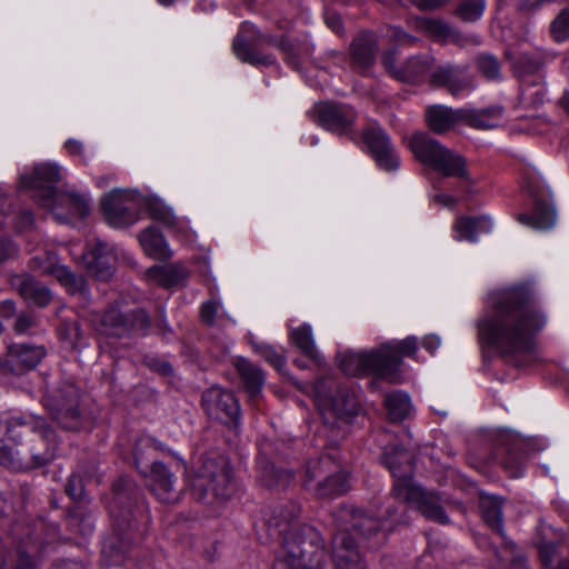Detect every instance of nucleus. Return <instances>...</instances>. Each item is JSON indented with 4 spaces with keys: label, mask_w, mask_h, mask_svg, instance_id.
Masks as SVG:
<instances>
[{
    "label": "nucleus",
    "mask_w": 569,
    "mask_h": 569,
    "mask_svg": "<svg viewBox=\"0 0 569 569\" xmlns=\"http://www.w3.org/2000/svg\"><path fill=\"white\" fill-rule=\"evenodd\" d=\"M546 325L547 316L528 282L491 292L476 323L480 343L516 367L532 363L537 336Z\"/></svg>",
    "instance_id": "f257e3e1"
},
{
    "label": "nucleus",
    "mask_w": 569,
    "mask_h": 569,
    "mask_svg": "<svg viewBox=\"0 0 569 569\" xmlns=\"http://www.w3.org/2000/svg\"><path fill=\"white\" fill-rule=\"evenodd\" d=\"M300 507L293 501L276 507L266 523L280 547L277 559L288 569H322L326 549L320 533L311 526L293 523Z\"/></svg>",
    "instance_id": "f03ea898"
},
{
    "label": "nucleus",
    "mask_w": 569,
    "mask_h": 569,
    "mask_svg": "<svg viewBox=\"0 0 569 569\" xmlns=\"http://www.w3.org/2000/svg\"><path fill=\"white\" fill-rule=\"evenodd\" d=\"M60 179L58 164L42 162L34 166L32 173L21 174L20 186L29 190L38 204L52 212L59 222H68L71 217L84 218L90 210L89 200L83 194L58 191Z\"/></svg>",
    "instance_id": "7ed1b4c3"
},
{
    "label": "nucleus",
    "mask_w": 569,
    "mask_h": 569,
    "mask_svg": "<svg viewBox=\"0 0 569 569\" xmlns=\"http://www.w3.org/2000/svg\"><path fill=\"white\" fill-rule=\"evenodd\" d=\"M267 43L279 49L286 61L295 69L299 70L302 59H307L312 53V47L309 44L302 48H296L286 37H273L259 31L253 24L244 22L232 42V49L238 59L251 66H272L276 63V57L269 53H262L258 50L259 44Z\"/></svg>",
    "instance_id": "20e7f679"
},
{
    "label": "nucleus",
    "mask_w": 569,
    "mask_h": 569,
    "mask_svg": "<svg viewBox=\"0 0 569 569\" xmlns=\"http://www.w3.org/2000/svg\"><path fill=\"white\" fill-rule=\"evenodd\" d=\"M186 477L192 497L201 502L227 500L234 490L231 467L223 456L201 457Z\"/></svg>",
    "instance_id": "39448f33"
},
{
    "label": "nucleus",
    "mask_w": 569,
    "mask_h": 569,
    "mask_svg": "<svg viewBox=\"0 0 569 569\" xmlns=\"http://www.w3.org/2000/svg\"><path fill=\"white\" fill-rule=\"evenodd\" d=\"M7 435L10 439L16 440L19 436L17 428L26 427L37 433L46 443L44 451L31 450L32 462H22L21 459H16L12 450L8 446L0 449V465L12 470H24L33 467H41L51 461L57 451L58 442L54 430L47 423L44 418L41 417H22L10 416L4 420Z\"/></svg>",
    "instance_id": "423d86ee"
},
{
    "label": "nucleus",
    "mask_w": 569,
    "mask_h": 569,
    "mask_svg": "<svg viewBox=\"0 0 569 569\" xmlns=\"http://www.w3.org/2000/svg\"><path fill=\"white\" fill-rule=\"evenodd\" d=\"M391 495L398 500L397 506L387 508V517L395 523H406L405 502L412 503L417 510L428 520L440 525L449 523L441 499L438 493L425 490L409 478H401L392 488Z\"/></svg>",
    "instance_id": "0eeeda50"
},
{
    "label": "nucleus",
    "mask_w": 569,
    "mask_h": 569,
    "mask_svg": "<svg viewBox=\"0 0 569 569\" xmlns=\"http://www.w3.org/2000/svg\"><path fill=\"white\" fill-rule=\"evenodd\" d=\"M316 392L326 402L323 423L326 427L341 428L360 411L358 397L348 386L337 385L332 379L320 378L316 382Z\"/></svg>",
    "instance_id": "6e6552de"
},
{
    "label": "nucleus",
    "mask_w": 569,
    "mask_h": 569,
    "mask_svg": "<svg viewBox=\"0 0 569 569\" xmlns=\"http://www.w3.org/2000/svg\"><path fill=\"white\" fill-rule=\"evenodd\" d=\"M162 449L161 442L150 437H141L134 447V463L140 473L147 478L148 487L153 496L161 502L173 503L179 498L174 490V475L160 461H153L147 472L148 463H144L147 451Z\"/></svg>",
    "instance_id": "1a4fd4ad"
},
{
    "label": "nucleus",
    "mask_w": 569,
    "mask_h": 569,
    "mask_svg": "<svg viewBox=\"0 0 569 569\" xmlns=\"http://www.w3.org/2000/svg\"><path fill=\"white\" fill-rule=\"evenodd\" d=\"M410 150L422 163L446 177L467 178L465 159L442 146L427 133H416L409 142Z\"/></svg>",
    "instance_id": "9d476101"
},
{
    "label": "nucleus",
    "mask_w": 569,
    "mask_h": 569,
    "mask_svg": "<svg viewBox=\"0 0 569 569\" xmlns=\"http://www.w3.org/2000/svg\"><path fill=\"white\" fill-rule=\"evenodd\" d=\"M79 392L71 382L63 383L60 388L46 396L44 406L51 412L53 419L67 430H81L90 426V419L78 408Z\"/></svg>",
    "instance_id": "9b49d317"
},
{
    "label": "nucleus",
    "mask_w": 569,
    "mask_h": 569,
    "mask_svg": "<svg viewBox=\"0 0 569 569\" xmlns=\"http://www.w3.org/2000/svg\"><path fill=\"white\" fill-rule=\"evenodd\" d=\"M149 325L150 318L143 309L123 311L110 307L103 312L97 330L107 337L121 339L144 333Z\"/></svg>",
    "instance_id": "f8f14e48"
},
{
    "label": "nucleus",
    "mask_w": 569,
    "mask_h": 569,
    "mask_svg": "<svg viewBox=\"0 0 569 569\" xmlns=\"http://www.w3.org/2000/svg\"><path fill=\"white\" fill-rule=\"evenodd\" d=\"M201 405L206 413L229 428L238 429L241 420L240 405L232 391L211 387L203 391Z\"/></svg>",
    "instance_id": "ddd939ff"
},
{
    "label": "nucleus",
    "mask_w": 569,
    "mask_h": 569,
    "mask_svg": "<svg viewBox=\"0 0 569 569\" xmlns=\"http://www.w3.org/2000/svg\"><path fill=\"white\" fill-rule=\"evenodd\" d=\"M508 59L512 61L515 76L521 82V97L523 101L531 104H540L545 98V91L540 87L533 93L529 92L530 86H539L541 77L537 73L542 67V59L537 54L521 53L513 57L510 52H506Z\"/></svg>",
    "instance_id": "4468645a"
},
{
    "label": "nucleus",
    "mask_w": 569,
    "mask_h": 569,
    "mask_svg": "<svg viewBox=\"0 0 569 569\" xmlns=\"http://www.w3.org/2000/svg\"><path fill=\"white\" fill-rule=\"evenodd\" d=\"M393 366V362H386L378 350L345 352L339 356V368L348 376L376 375L386 379Z\"/></svg>",
    "instance_id": "2eb2a0df"
},
{
    "label": "nucleus",
    "mask_w": 569,
    "mask_h": 569,
    "mask_svg": "<svg viewBox=\"0 0 569 569\" xmlns=\"http://www.w3.org/2000/svg\"><path fill=\"white\" fill-rule=\"evenodd\" d=\"M31 268L44 273L51 274L67 289L70 295H78L79 297L88 300L89 289L86 280L72 273L68 268L59 264L54 253L46 252L43 257L34 256L30 260Z\"/></svg>",
    "instance_id": "dca6fc26"
},
{
    "label": "nucleus",
    "mask_w": 569,
    "mask_h": 569,
    "mask_svg": "<svg viewBox=\"0 0 569 569\" xmlns=\"http://www.w3.org/2000/svg\"><path fill=\"white\" fill-rule=\"evenodd\" d=\"M362 140L378 167L387 172L400 166L399 157L387 132L378 124L370 123L362 132Z\"/></svg>",
    "instance_id": "f3484780"
},
{
    "label": "nucleus",
    "mask_w": 569,
    "mask_h": 569,
    "mask_svg": "<svg viewBox=\"0 0 569 569\" xmlns=\"http://www.w3.org/2000/svg\"><path fill=\"white\" fill-rule=\"evenodd\" d=\"M313 113L319 126L340 136L350 133L357 119L355 109L340 102L317 103Z\"/></svg>",
    "instance_id": "a211bd4d"
},
{
    "label": "nucleus",
    "mask_w": 569,
    "mask_h": 569,
    "mask_svg": "<svg viewBox=\"0 0 569 569\" xmlns=\"http://www.w3.org/2000/svg\"><path fill=\"white\" fill-rule=\"evenodd\" d=\"M495 443H498V448L492 459L500 461L510 477H520L525 468L522 447L526 440L516 433L502 431L497 435Z\"/></svg>",
    "instance_id": "6ab92c4d"
},
{
    "label": "nucleus",
    "mask_w": 569,
    "mask_h": 569,
    "mask_svg": "<svg viewBox=\"0 0 569 569\" xmlns=\"http://www.w3.org/2000/svg\"><path fill=\"white\" fill-rule=\"evenodd\" d=\"M107 222L116 228H124L138 220L137 203L133 197L122 191H111L101 201Z\"/></svg>",
    "instance_id": "aec40b11"
},
{
    "label": "nucleus",
    "mask_w": 569,
    "mask_h": 569,
    "mask_svg": "<svg viewBox=\"0 0 569 569\" xmlns=\"http://www.w3.org/2000/svg\"><path fill=\"white\" fill-rule=\"evenodd\" d=\"M430 86L445 88L453 97L475 88L468 68L456 64L439 66L430 76Z\"/></svg>",
    "instance_id": "412c9836"
},
{
    "label": "nucleus",
    "mask_w": 569,
    "mask_h": 569,
    "mask_svg": "<svg viewBox=\"0 0 569 569\" xmlns=\"http://www.w3.org/2000/svg\"><path fill=\"white\" fill-rule=\"evenodd\" d=\"M46 356V349L42 346L28 343H14L8 347L7 359L3 370L13 373H22L38 366Z\"/></svg>",
    "instance_id": "4be33fe9"
},
{
    "label": "nucleus",
    "mask_w": 569,
    "mask_h": 569,
    "mask_svg": "<svg viewBox=\"0 0 569 569\" xmlns=\"http://www.w3.org/2000/svg\"><path fill=\"white\" fill-rule=\"evenodd\" d=\"M335 569H366L350 532L341 530L332 539Z\"/></svg>",
    "instance_id": "5701e85b"
},
{
    "label": "nucleus",
    "mask_w": 569,
    "mask_h": 569,
    "mask_svg": "<svg viewBox=\"0 0 569 569\" xmlns=\"http://www.w3.org/2000/svg\"><path fill=\"white\" fill-rule=\"evenodd\" d=\"M386 68L399 80L410 83L421 82L430 70L432 58L429 56H416L407 60L400 68L395 69L392 59L389 54L383 57Z\"/></svg>",
    "instance_id": "b1692460"
},
{
    "label": "nucleus",
    "mask_w": 569,
    "mask_h": 569,
    "mask_svg": "<svg viewBox=\"0 0 569 569\" xmlns=\"http://www.w3.org/2000/svg\"><path fill=\"white\" fill-rule=\"evenodd\" d=\"M10 283L24 300L40 308L48 306L52 299L51 291L30 274H14L10 278Z\"/></svg>",
    "instance_id": "393cba45"
},
{
    "label": "nucleus",
    "mask_w": 569,
    "mask_h": 569,
    "mask_svg": "<svg viewBox=\"0 0 569 569\" xmlns=\"http://www.w3.org/2000/svg\"><path fill=\"white\" fill-rule=\"evenodd\" d=\"M381 460L395 477L393 485L401 478H409L412 481L413 456L402 446L386 447Z\"/></svg>",
    "instance_id": "a878e982"
},
{
    "label": "nucleus",
    "mask_w": 569,
    "mask_h": 569,
    "mask_svg": "<svg viewBox=\"0 0 569 569\" xmlns=\"http://www.w3.org/2000/svg\"><path fill=\"white\" fill-rule=\"evenodd\" d=\"M418 349L417 340L415 337H408L397 342H387L381 345L378 353L382 356L386 362H393L391 373L386 376V379L392 382L397 381L398 368L401 365L402 357H410L416 353Z\"/></svg>",
    "instance_id": "bb28decb"
},
{
    "label": "nucleus",
    "mask_w": 569,
    "mask_h": 569,
    "mask_svg": "<svg viewBox=\"0 0 569 569\" xmlns=\"http://www.w3.org/2000/svg\"><path fill=\"white\" fill-rule=\"evenodd\" d=\"M88 271L98 279L107 280L113 273L114 257L101 241L94 243L84 256Z\"/></svg>",
    "instance_id": "cd10ccee"
},
{
    "label": "nucleus",
    "mask_w": 569,
    "mask_h": 569,
    "mask_svg": "<svg viewBox=\"0 0 569 569\" xmlns=\"http://www.w3.org/2000/svg\"><path fill=\"white\" fill-rule=\"evenodd\" d=\"M234 367L249 395L250 402H256L264 382L262 370L244 358H238L234 362Z\"/></svg>",
    "instance_id": "c85d7f7f"
},
{
    "label": "nucleus",
    "mask_w": 569,
    "mask_h": 569,
    "mask_svg": "<svg viewBox=\"0 0 569 569\" xmlns=\"http://www.w3.org/2000/svg\"><path fill=\"white\" fill-rule=\"evenodd\" d=\"M459 118L458 111L446 106L436 104L426 109V122L429 129L438 134L451 130Z\"/></svg>",
    "instance_id": "c756f323"
},
{
    "label": "nucleus",
    "mask_w": 569,
    "mask_h": 569,
    "mask_svg": "<svg viewBox=\"0 0 569 569\" xmlns=\"http://www.w3.org/2000/svg\"><path fill=\"white\" fill-rule=\"evenodd\" d=\"M349 489V482L347 475L340 470L338 465V471L329 472L325 478L319 480L310 489L319 498H336Z\"/></svg>",
    "instance_id": "7c9ffc66"
},
{
    "label": "nucleus",
    "mask_w": 569,
    "mask_h": 569,
    "mask_svg": "<svg viewBox=\"0 0 569 569\" xmlns=\"http://www.w3.org/2000/svg\"><path fill=\"white\" fill-rule=\"evenodd\" d=\"M149 280L162 288H170L180 284L187 277L188 271L181 263L167 266H153L146 272Z\"/></svg>",
    "instance_id": "2f4dec72"
},
{
    "label": "nucleus",
    "mask_w": 569,
    "mask_h": 569,
    "mask_svg": "<svg viewBox=\"0 0 569 569\" xmlns=\"http://www.w3.org/2000/svg\"><path fill=\"white\" fill-rule=\"evenodd\" d=\"M377 37L372 32H362L351 44L355 64L361 69L369 68L375 61Z\"/></svg>",
    "instance_id": "473e14b6"
},
{
    "label": "nucleus",
    "mask_w": 569,
    "mask_h": 569,
    "mask_svg": "<svg viewBox=\"0 0 569 569\" xmlns=\"http://www.w3.org/2000/svg\"><path fill=\"white\" fill-rule=\"evenodd\" d=\"M133 491L132 482L127 478H120L113 483V501L109 507V512L112 518L118 521L126 522L127 516L130 513L129 506H123L131 499Z\"/></svg>",
    "instance_id": "72a5a7b5"
},
{
    "label": "nucleus",
    "mask_w": 569,
    "mask_h": 569,
    "mask_svg": "<svg viewBox=\"0 0 569 569\" xmlns=\"http://www.w3.org/2000/svg\"><path fill=\"white\" fill-rule=\"evenodd\" d=\"M518 221L536 230H548L555 226L556 212L549 204L537 200L532 213L518 214Z\"/></svg>",
    "instance_id": "f704fd0d"
},
{
    "label": "nucleus",
    "mask_w": 569,
    "mask_h": 569,
    "mask_svg": "<svg viewBox=\"0 0 569 569\" xmlns=\"http://www.w3.org/2000/svg\"><path fill=\"white\" fill-rule=\"evenodd\" d=\"M139 241L144 252L158 260H166L171 257V250L161 232L156 228L149 227L141 231Z\"/></svg>",
    "instance_id": "c9c22d12"
},
{
    "label": "nucleus",
    "mask_w": 569,
    "mask_h": 569,
    "mask_svg": "<svg viewBox=\"0 0 569 569\" xmlns=\"http://www.w3.org/2000/svg\"><path fill=\"white\" fill-rule=\"evenodd\" d=\"M491 227L492 223L488 217H461L455 224L456 238L473 242L480 233L489 232Z\"/></svg>",
    "instance_id": "e433bc0d"
},
{
    "label": "nucleus",
    "mask_w": 569,
    "mask_h": 569,
    "mask_svg": "<svg viewBox=\"0 0 569 569\" xmlns=\"http://www.w3.org/2000/svg\"><path fill=\"white\" fill-rule=\"evenodd\" d=\"M351 517V526L355 532L365 539H370L381 529V520L370 511L363 509H348Z\"/></svg>",
    "instance_id": "4c0bfd02"
},
{
    "label": "nucleus",
    "mask_w": 569,
    "mask_h": 569,
    "mask_svg": "<svg viewBox=\"0 0 569 569\" xmlns=\"http://www.w3.org/2000/svg\"><path fill=\"white\" fill-rule=\"evenodd\" d=\"M479 508L485 522L497 533H502V501L495 496H481Z\"/></svg>",
    "instance_id": "58836bf2"
},
{
    "label": "nucleus",
    "mask_w": 569,
    "mask_h": 569,
    "mask_svg": "<svg viewBox=\"0 0 569 569\" xmlns=\"http://www.w3.org/2000/svg\"><path fill=\"white\" fill-rule=\"evenodd\" d=\"M338 465L330 456L309 460L306 467L303 486L310 490L326 475L338 471Z\"/></svg>",
    "instance_id": "ea45409f"
},
{
    "label": "nucleus",
    "mask_w": 569,
    "mask_h": 569,
    "mask_svg": "<svg viewBox=\"0 0 569 569\" xmlns=\"http://www.w3.org/2000/svg\"><path fill=\"white\" fill-rule=\"evenodd\" d=\"M144 209L152 220H156L169 229L178 228L179 221L172 209L157 197L146 198Z\"/></svg>",
    "instance_id": "a19ab883"
},
{
    "label": "nucleus",
    "mask_w": 569,
    "mask_h": 569,
    "mask_svg": "<svg viewBox=\"0 0 569 569\" xmlns=\"http://www.w3.org/2000/svg\"><path fill=\"white\" fill-rule=\"evenodd\" d=\"M383 403L388 412V418L392 422L402 421L411 411L410 398L407 393L401 391L387 393Z\"/></svg>",
    "instance_id": "79ce46f5"
},
{
    "label": "nucleus",
    "mask_w": 569,
    "mask_h": 569,
    "mask_svg": "<svg viewBox=\"0 0 569 569\" xmlns=\"http://www.w3.org/2000/svg\"><path fill=\"white\" fill-rule=\"evenodd\" d=\"M290 339L295 346L308 358L320 361V356L316 349L311 327L307 323L290 331Z\"/></svg>",
    "instance_id": "37998d69"
},
{
    "label": "nucleus",
    "mask_w": 569,
    "mask_h": 569,
    "mask_svg": "<svg viewBox=\"0 0 569 569\" xmlns=\"http://www.w3.org/2000/svg\"><path fill=\"white\" fill-rule=\"evenodd\" d=\"M260 479L269 488H284L292 482L293 475L289 470L277 468L272 463H266L261 468Z\"/></svg>",
    "instance_id": "c03bdc74"
},
{
    "label": "nucleus",
    "mask_w": 569,
    "mask_h": 569,
    "mask_svg": "<svg viewBox=\"0 0 569 569\" xmlns=\"http://www.w3.org/2000/svg\"><path fill=\"white\" fill-rule=\"evenodd\" d=\"M415 27L417 30L423 31L435 39H446L450 34L448 24L439 19L416 18Z\"/></svg>",
    "instance_id": "a18cd8bd"
},
{
    "label": "nucleus",
    "mask_w": 569,
    "mask_h": 569,
    "mask_svg": "<svg viewBox=\"0 0 569 569\" xmlns=\"http://www.w3.org/2000/svg\"><path fill=\"white\" fill-rule=\"evenodd\" d=\"M254 351L262 357L269 365L281 371L286 365V357L282 350L274 346L260 342L253 345Z\"/></svg>",
    "instance_id": "49530a36"
},
{
    "label": "nucleus",
    "mask_w": 569,
    "mask_h": 569,
    "mask_svg": "<svg viewBox=\"0 0 569 569\" xmlns=\"http://www.w3.org/2000/svg\"><path fill=\"white\" fill-rule=\"evenodd\" d=\"M485 7V0H463L458 6L456 13L461 20L473 22L482 16Z\"/></svg>",
    "instance_id": "de8ad7c7"
},
{
    "label": "nucleus",
    "mask_w": 569,
    "mask_h": 569,
    "mask_svg": "<svg viewBox=\"0 0 569 569\" xmlns=\"http://www.w3.org/2000/svg\"><path fill=\"white\" fill-rule=\"evenodd\" d=\"M478 71L488 80H498L500 78V63L498 59L489 53L479 54L476 58Z\"/></svg>",
    "instance_id": "09e8293b"
},
{
    "label": "nucleus",
    "mask_w": 569,
    "mask_h": 569,
    "mask_svg": "<svg viewBox=\"0 0 569 569\" xmlns=\"http://www.w3.org/2000/svg\"><path fill=\"white\" fill-rule=\"evenodd\" d=\"M58 335L70 348H76L82 339L80 325L76 320H63L58 328Z\"/></svg>",
    "instance_id": "8fccbe9b"
},
{
    "label": "nucleus",
    "mask_w": 569,
    "mask_h": 569,
    "mask_svg": "<svg viewBox=\"0 0 569 569\" xmlns=\"http://www.w3.org/2000/svg\"><path fill=\"white\" fill-rule=\"evenodd\" d=\"M101 553L108 565L116 566L123 562L127 549L123 546H118L117 539L110 537L103 541Z\"/></svg>",
    "instance_id": "3c124183"
},
{
    "label": "nucleus",
    "mask_w": 569,
    "mask_h": 569,
    "mask_svg": "<svg viewBox=\"0 0 569 569\" xmlns=\"http://www.w3.org/2000/svg\"><path fill=\"white\" fill-rule=\"evenodd\" d=\"M502 108L495 106L482 109L476 117L475 123L478 128L490 129L498 124L502 118Z\"/></svg>",
    "instance_id": "603ef678"
},
{
    "label": "nucleus",
    "mask_w": 569,
    "mask_h": 569,
    "mask_svg": "<svg viewBox=\"0 0 569 569\" xmlns=\"http://www.w3.org/2000/svg\"><path fill=\"white\" fill-rule=\"evenodd\" d=\"M550 32L556 41H565L569 38V9H563L551 23Z\"/></svg>",
    "instance_id": "864d4df0"
},
{
    "label": "nucleus",
    "mask_w": 569,
    "mask_h": 569,
    "mask_svg": "<svg viewBox=\"0 0 569 569\" xmlns=\"http://www.w3.org/2000/svg\"><path fill=\"white\" fill-rule=\"evenodd\" d=\"M38 320L34 315L30 312H21L16 319V322L13 325V330L18 335H24L28 333L30 330L37 328Z\"/></svg>",
    "instance_id": "5fc2aeb1"
},
{
    "label": "nucleus",
    "mask_w": 569,
    "mask_h": 569,
    "mask_svg": "<svg viewBox=\"0 0 569 569\" xmlns=\"http://www.w3.org/2000/svg\"><path fill=\"white\" fill-rule=\"evenodd\" d=\"M543 569H569V559H561L553 563V548L545 547L540 550Z\"/></svg>",
    "instance_id": "6e6d98bb"
},
{
    "label": "nucleus",
    "mask_w": 569,
    "mask_h": 569,
    "mask_svg": "<svg viewBox=\"0 0 569 569\" xmlns=\"http://www.w3.org/2000/svg\"><path fill=\"white\" fill-rule=\"evenodd\" d=\"M66 493L72 499V500H79L81 499L83 495V481L82 478L78 475H71L68 479V482L66 485Z\"/></svg>",
    "instance_id": "4d7b16f0"
},
{
    "label": "nucleus",
    "mask_w": 569,
    "mask_h": 569,
    "mask_svg": "<svg viewBox=\"0 0 569 569\" xmlns=\"http://www.w3.org/2000/svg\"><path fill=\"white\" fill-rule=\"evenodd\" d=\"M218 308L219 303L216 300H209L207 302H203L200 308L201 321L208 326H212L214 323Z\"/></svg>",
    "instance_id": "13d9d810"
},
{
    "label": "nucleus",
    "mask_w": 569,
    "mask_h": 569,
    "mask_svg": "<svg viewBox=\"0 0 569 569\" xmlns=\"http://www.w3.org/2000/svg\"><path fill=\"white\" fill-rule=\"evenodd\" d=\"M16 253V247L7 238L0 236V262L7 260Z\"/></svg>",
    "instance_id": "bf43d9fd"
},
{
    "label": "nucleus",
    "mask_w": 569,
    "mask_h": 569,
    "mask_svg": "<svg viewBox=\"0 0 569 569\" xmlns=\"http://www.w3.org/2000/svg\"><path fill=\"white\" fill-rule=\"evenodd\" d=\"M326 23L336 33H340L342 30L341 18L336 13H328L326 16Z\"/></svg>",
    "instance_id": "052dcab7"
},
{
    "label": "nucleus",
    "mask_w": 569,
    "mask_h": 569,
    "mask_svg": "<svg viewBox=\"0 0 569 569\" xmlns=\"http://www.w3.org/2000/svg\"><path fill=\"white\" fill-rule=\"evenodd\" d=\"M64 148L67 149V151L70 154H79V156H82L83 150H84L82 142L74 140V139L67 140L64 143Z\"/></svg>",
    "instance_id": "680f3d73"
},
{
    "label": "nucleus",
    "mask_w": 569,
    "mask_h": 569,
    "mask_svg": "<svg viewBox=\"0 0 569 569\" xmlns=\"http://www.w3.org/2000/svg\"><path fill=\"white\" fill-rule=\"evenodd\" d=\"M439 346H440V339L435 335L426 336L422 340V347L430 352H433L435 350H437L439 348Z\"/></svg>",
    "instance_id": "e2e57ef3"
},
{
    "label": "nucleus",
    "mask_w": 569,
    "mask_h": 569,
    "mask_svg": "<svg viewBox=\"0 0 569 569\" xmlns=\"http://www.w3.org/2000/svg\"><path fill=\"white\" fill-rule=\"evenodd\" d=\"M433 200L443 207H452L456 203V199L447 193H437L433 196Z\"/></svg>",
    "instance_id": "0e129e2a"
},
{
    "label": "nucleus",
    "mask_w": 569,
    "mask_h": 569,
    "mask_svg": "<svg viewBox=\"0 0 569 569\" xmlns=\"http://www.w3.org/2000/svg\"><path fill=\"white\" fill-rule=\"evenodd\" d=\"M3 318H10L16 312V303L12 300H4L0 308Z\"/></svg>",
    "instance_id": "69168bd1"
},
{
    "label": "nucleus",
    "mask_w": 569,
    "mask_h": 569,
    "mask_svg": "<svg viewBox=\"0 0 569 569\" xmlns=\"http://www.w3.org/2000/svg\"><path fill=\"white\" fill-rule=\"evenodd\" d=\"M33 563L31 558L26 555L24 552H20L19 555V561L16 566V569H32Z\"/></svg>",
    "instance_id": "338daca9"
},
{
    "label": "nucleus",
    "mask_w": 569,
    "mask_h": 569,
    "mask_svg": "<svg viewBox=\"0 0 569 569\" xmlns=\"http://www.w3.org/2000/svg\"><path fill=\"white\" fill-rule=\"evenodd\" d=\"M510 569H529L523 556H515L511 560Z\"/></svg>",
    "instance_id": "774afa93"
}]
</instances>
